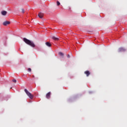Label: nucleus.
Masks as SVG:
<instances>
[{
	"mask_svg": "<svg viewBox=\"0 0 127 127\" xmlns=\"http://www.w3.org/2000/svg\"><path fill=\"white\" fill-rule=\"evenodd\" d=\"M126 51V50L124 48H120L118 49L119 52H125Z\"/></svg>",
	"mask_w": 127,
	"mask_h": 127,
	"instance_id": "obj_4",
	"label": "nucleus"
},
{
	"mask_svg": "<svg viewBox=\"0 0 127 127\" xmlns=\"http://www.w3.org/2000/svg\"><path fill=\"white\" fill-rule=\"evenodd\" d=\"M44 14L43 13H39L38 14V16L40 18H42L44 16Z\"/></svg>",
	"mask_w": 127,
	"mask_h": 127,
	"instance_id": "obj_6",
	"label": "nucleus"
},
{
	"mask_svg": "<svg viewBox=\"0 0 127 127\" xmlns=\"http://www.w3.org/2000/svg\"><path fill=\"white\" fill-rule=\"evenodd\" d=\"M50 96H51V92H49L46 94L47 99H50Z\"/></svg>",
	"mask_w": 127,
	"mask_h": 127,
	"instance_id": "obj_5",
	"label": "nucleus"
},
{
	"mask_svg": "<svg viewBox=\"0 0 127 127\" xmlns=\"http://www.w3.org/2000/svg\"><path fill=\"white\" fill-rule=\"evenodd\" d=\"M32 77H34V75H33Z\"/></svg>",
	"mask_w": 127,
	"mask_h": 127,
	"instance_id": "obj_17",
	"label": "nucleus"
},
{
	"mask_svg": "<svg viewBox=\"0 0 127 127\" xmlns=\"http://www.w3.org/2000/svg\"><path fill=\"white\" fill-rule=\"evenodd\" d=\"M23 41L25 42L26 44L28 45H30V46H31L32 47H34L35 46V45L34 44V43L33 42L25 38H23Z\"/></svg>",
	"mask_w": 127,
	"mask_h": 127,
	"instance_id": "obj_1",
	"label": "nucleus"
},
{
	"mask_svg": "<svg viewBox=\"0 0 127 127\" xmlns=\"http://www.w3.org/2000/svg\"><path fill=\"white\" fill-rule=\"evenodd\" d=\"M57 4L58 6H59V5L60 4V2H59V1H57Z\"/></svg>",
	"mask_w": 127,
	"mask_h": 127,
	"instance_id": "obj_12",
	"label": "nucleus"
},
{
	"mask_svg": "<svg viewBox=\"0 0 127 127\" xmlns=\"http://www.w3.org/2000/svg\"><path fill=\"white\" fill-rule=\"evenodd\" d=\"M52 39H53L54 40H55L56 41H57L59 40V38H57L55 36H53L52 37Z\"/></svg>",
	"mask_w": 127,
	"mask_h": 127,
	"instance_id": "obj_9",
	"label": "nucleus"
},
{
	"mask_svg": "<svg viewBox=\"0 0 127 127\" xmlns=\"http://www.w3.org/2000/svg\"><path fill=\"white\" fill-rule=\"evenodd\" d=\"M21 10H22V13H24V9L22 8Z\"/></svg>",
	"mask_w": 127,
	"mask_h": 127,
	"instance_id": "obj_13",
	"label": "nucleus"
},
{
	"mask_svg": "<svg viewBox=\"0 0 127 127\" xmlns=\"http://www.w3.org/2000/svg\"><path fill=\"white\" fill-rule=\"evenodd\" d=\"M84 73L86 74L87 77H88V76L90 75V71L89 70H86L84 72Z\"/></svg>",
	"mask_w": 127,
	"mask_h": 127,
	"instance_id": "obj_7",
	"label": "nucleus"
},
{
	"mask_svg": "<svg viewBox=\"0 0 127 127\" xmlns=\"http://www.w3.org/2000/svg\"><path fill=\"white\" fill-rule=\"evenodd\" d=\"M1 13L2 15H6V13H7V12H6V11H2L1 12Z\"/></svg>",
	"mask_w": 127,
	"mask_h": 127,
	"instance_id": "obj_8",
	"label": "nucleus"
},
{
	"mask_svg": "<svg viewBox=\"0 0 127 127\" xmlns=\"http://www.w3.org/2000/svg\"><path fill=\"white\" fill-rule=\"evenodd\" d=\"M12 81L14 82V83H16V80L15 79H13L12 80Z\"/></svg>",
	"mask_w": 127,
	"mask_h": 127,
	"instance_id": "obj_15",
	"label": "nucleus"
},
{
	"mask_svg": "<svg viewBox=\"0 0 127 127\" xmlns=\"http://www.w3.org/2000/svg\"><path fill=\"white\" fill-rule=\"evenodd\" d=\"M46 45H47V46H48V47H51V44H50V43H49V42H46Z\"/></svg>",
	"mask_w": 127,
	"mask_h": 127,
	"instance_id": "obj_10",
	"label": "nucleus"
},
{
	"mask_svg": "<svg viewBox=\"0 0 127 127\" xmlns=\"http://www.w3.org/2000/svg\"><path fill=\"white\" fill-rule=\"evenodd\" d=\"M59 55H60V56H62V57L64 56V54H63L62 52L59 53Z\"/></svg>",
	"mask_w": 127,
	"mask_h": 127,
	"instance_id": "obj_11",
	"label": "nucleus"
},
{
	"mask_svg": "<svg viewBox=\"0 0 127 127\" xmlns=\"http://www.w3.org/2000/svg\"><path fill=\"white\" fill-rule=\"evenodd\" d=\"M8 24H10V22L8 21H5L3 22V25H4V26H6V25H8Z\"/></svg>",
	"mask_w": 127,
	"mask_h": 127,
	"instance_id": "obj_3",
	"label": "nucleus"
},
{
	"mask_svg": "<svg viewBox=\"0 0 127 127\" xmlns=\"http://www.w3.org/2000/svg\"><path fill=\"white\" fill-rule=\"evenodd\" d=\"M67 58H70V55H67Z\"/></svg>",
	"mask_w": 127,
	"mask_h": 127,
	"instance_id": "obj_16",
	"label": "nucleus"
},
{
	"mask_svg": "<svg viewBox=\"0 0 127 127\" xmlns=\"http://www.w3.org/2000/svg\"><path fill=\"white\" fill-rule=\"evenodd\" d=\"M24 91H25L26 94L29 97V98H30V99H33V95L31 94V93H30V92H28V90H27V89H25Z\"/></svg>",
	"mask_w": 127,
	"mask_h": 127,
	"instance_id": "obj_2",
	"label": "nucleus"
},
{
	"mask_svg": "<svg viewBox=\"0 0 127 127\" xmlns=\"http://www.w3.org/2000/svg\"><path fill=\"white\" fill-rule=\"evenodd\" d=\"M28 71L29 72H31V68H29L28 69Z\"/></svg>",
	"mask_w": 127,
	"mask_h": 127,
	"instance_id": "obj_14",
	"label": "nucleus"
}]
</instances>
